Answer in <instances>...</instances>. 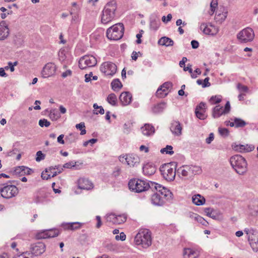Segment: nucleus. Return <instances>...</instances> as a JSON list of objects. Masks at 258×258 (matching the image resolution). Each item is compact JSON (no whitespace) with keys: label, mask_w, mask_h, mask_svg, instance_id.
<instances>
[{"label":"nucleus","mask_w":258,"mask_h":258,"mask_svg":"<svg viewBox=\"0 0 258 258\" xmlns=\"http://www.w3.org/2000/svg\"><path fill=\"white\" fill-rule=\"evenodd\" d=\"M230 163L237 173L243 175L247 171V164L246 160L240 155L232 156L230 158Z\"/></svg>","instance_id":"f257e3e1"},{"label":"nucleus","mask_w":258,"mask_h":258,"mask_svg":"<svg viewBox=\"0 0 258 258\" xmlns=\"http://www.w3.org/2000/svg\"><path fill=\"white\" fill-rule=\"evenodd\" d=\"M152 181L133 178L128 183L129 189L135 192L139 193L151 189Z\"/></svg>","instance_id":"f03ea898"},{"label":"nucleus","mask_w":258,"mask_h":258,"mask_svg":"<svg viewBox=\"0 0 258 258\" xmlns=\"http://www.w3.org/2000/svg\"><path fill=\"white\" fill-rule=\"evenodd\" d=\"M135 242L137 245H141L146 248L152 244L151 232L147 229H141L135 237Z\"/></svg>","instance_id":"7ed1b4c3"},{"label":"nucleus","mask_w":258,"mask_h":258,"mask_svg":"<svg viewBox=\"0 0 258 258\" xmlns=\"http://www.w3.org/2000/svg\"><path fill=\"white\" fill-rule=\"evenodd\" d=\"M116 8V4L114 1L108 3L102 11L101 22L103 24H107L111 22L115 16Z\"/></svg>","instance_id":"20e7f679"},{"label":"nucleus","mask_w":258,"mask_h":258,"mask_svg":"<svg viewBox=\"0 0 258 258\" xmlns=\"http://www.w3.org/2000/svg\"><path fill=\"white\" fill-rule=\"evenodd\" d=\"M124 33V26L122 23H117L109 27L106 31V36L110 40H118Z\"/></svg>","instance_id":"39448f33"},{"label":"nucleus","mask_w":258,"mask_h":258,"mask_svg":"<svg viewBox=\"0 0 258 258\" xmlns=\"http://www.w3.org/2000/svg\"><path fill=\"white\" fill-rule=\"evenodd\" d=\"M237 37L241 43H247L253 40L254 33L251 28L247 27L240 31L238 33Z\"/></svg>","instance_id":"423d86ee"},{"label":"nucleus","mask_w":258,"mask_h":258,"mask_svg":"<svg viewBox=\"0 0 258 258\" xmlns=\"http://www.w3.org/2000/svg\"><path fill=\"white\" fill-rule=\"evenodd\" d=\"M97 59L92 55H85L80 59L79 61V67L82 69L84 70L87 67H93L96 65Z\"/></svg>","instance_id":"0eeeda50"},{"label":"nucleus","mask_w":258,"mask_h":258,"mask_svg":"<svg viewBox=\"0 0 258 258\" xmlns=\"http://www.w3.org/2000/svg\"><path fill=\"white\" fill-rule=\"evenodd\" d=\"M244 232L248 235L249 244L254 251H258V231L252 229H245Z\"/></svg>","instance_id":"6e6552de"},{"label":"nucleus","mask_w":258,"mask_h":258,"mask_svg":"<svg viewBox=\"0 0 258 258\" xmlns=\"http://www.w3.org/2000/svg\"><path fill=\"white\" fill-rule=\"evenodd\" d=\"M18 188L14 185H6L1 188V196L5 199L14 197L18 195Z\"/></svg>","instance_id":"1a4fd4ad"},{"label":"nucleus","mask_w":258,"mask_h":258,"mask_svg":"<svg viewBox=\"0 0 258 258\" xmlns=\"http://www.w3.org/2000/svg\"><path fill=\"white\" fill-rule=\"evenodd\" d=\"M171 166V163H168L163 165L160 168L162 175L167 180L171 181L175 178L176 171Z\"/></svg>","instance_id":"9d476101"},{"label":"nucleus","mask_w":258,"mask_h":258,"mask_svg":"<svg viewBox=\"0 0 258 258\" xmlns=\"http://www.w3.org/2000/svg\"><path fill=\"white\" fill-rule=\"evenodd\" d=\"M151 189L156 190V192L160 194L165 200H169L172 198V194L167 188L156 182L151 183Z\"/></svg>","instance_id":"9b49d317"},{"label":"nucleus","mask_w":258,"mask_h":258,"mask_svg":"<svg viewBox=\"0 0 258 258\" xmlns=\"http://www.w3.org/2000/svg\"><path fill=\"white\" fill-rule=\"evenodd\" d=\"M100 71L106 76H113L116 72V65L111 62H103L100 66Z\"/></svg>","instance_id":"f8f14e48"},{"label":"nucleus","mask_w":258,"mask_h":258,"mask_svg":"<svg viewBox=\"0 0 258 258\" xmlns=\"http://www.w3.org/2000/svg\"><path fill=\"white\" fill-rule=\"evenodd\" d=\"M30 249L31 250L33 256H38L42 254L45 250V245L42 242H37L31 245Z\"/></svg>","instance_id":"ddd939ff"},{"label":"nucleus","mask_w":258,"mask_h":258,"mask_svg":"<svg viewBox=\"0 0 258 258\" xmlns=\"http://www.w3.org/2000/svg\"><path fill=\"white\" fill-rule=\"evenodd\" d=\"M56 70V68L54 63L51 62L47 63L43 67L41 72L42 77L44 78H48L54 74Z\"/></svg>","instance_id":"4468645a"},{"label":"nucleus","mask_w":258,"mask_h":258,"mask_svg":"<svg viewBox=\"0 0 258 258\" xmlns=\"http://www.w3.org/2000/svg\"><path fill=\"white\" fill-rule=\"evenodd\" d=\"M10 29L6 21L0 22V41L7 39L10 35Z\"/></svg>","instance_id":"2eb2a0df"},{"label":"nucleus","mask_w":258,"mask_h":258,"mask_svg":"<svg viewBox=\"0 0 258 258\" xmlns=\"http://www.w3.org/2000/svg\"><path fill=\"white\" fill-rule=\"evenodd\" d=\"M172 86L171 82H167L163 84L156 91V95L159 98H164L168 94L167 90Z\"/></svg>","instance_id":"dca6fc26"},{"label":"nucleus","mask_w":258,"mask_h":258,"mask_svg":"<svg viewBox=\"0 0 258 258\" xmlns=\"http://www.w3.org/2000/svg\"><path fill=\"white\" fill-rule=\"evenodd\" d=\"M48 194L46 192L45 190L41 189L36 193L34 198V202L36 204L43 203L48 197Z\"/></svg>","instance_id":"f3484780"},{"label":"nucleus","mask_w":258,"mask_h":258,"mask_svg":"<svg viewBox=\"0 0 258 258\" xmlns=\"http://www.w3.org/2000/svg\"><path fill=\"white\" fill-rule=\"evenodd\" d=\"M170 131L175 136H180L182 127L180 122L178 121H173L171 124Z\"/></svg>","instance_id":"a211bd4d"},{"label":"nucleus","mask_w":258,"mask_h":258,"mask_svg":"<svg viewBox=\"0 0 258 258\" xmlns=\"http://www.w3.org/2000/svg\"><path fill=\"white\" fill-rule=\"evenodd\" d=\"M152 203L156 206H161L164 204L165 200L158 192L154 194L151 197Z\"/></svg>","instance_id":"6ab92c4d"},{"label":"nucleus","mask_w":258,"mask_h":258,"mask_svg":"<svg viewBox=\"0 0 258 258\" xmlns=\"http://www.w3.org/2000/svg\"><path fill=\"white\" fill-rule=\"evenodd\" d=\"M119 98L122 105L125 106L129 104L131 102L132 96L130 92H124L121 93Z\"/></svg>","instance_id":"aec40b11"},{"label":"nucleus","mask_w":258,"mask_h":258,"mask_svg":"<svg viewBox=\"0 0 258 258\" xmlns=\"http://www.w3.org/2000/svg\"><path fill=\"white\" fill-rule=\"evenodd\" d=\"M156 170L155 166L153 163H148L143 167V172L146 175H152Z\"/></svg>","instance_id":"412c9836"},{"label":"nucleus","mask_w":258,"mask_h":258,"mask_svg":"<svg viewBox=\"0 0 258 258\" xmlns=\"http://www.w3.org/2000/svg\"><path fill=\"white\" fill-rule=\"evenodd\" d=\"M79 187L81 189L89 190L93 188V184L88 179L82 178L79 180Z\"/></svg>","instance_id":"4be33fe9"},{"label":"nucleus","mask_w":258,"mask_h":258,"mask_svg":"<svg viewBox=\"0 0 258 258\" xmlns=\"http://www.w3.org/2000/svg\"><path fill=\"white\" fill-rule=\"evenodd\" d=\"M127 159L126 164L130 167L137 166L140 163V158L136 155H127Z\"/></svg>","instance_id":"5701e85b"},{"label":"nucleus","mask_w":258,"mask_h":258,"mask_svg":"<svg viewBox=\"0 0 258 258\" xmlns=\"http://www.w3.org/2000/svg\"><path fill=\"white\" fill-rule=\"evenodd\" d=\"M199 252L190 248L184 249V258H197L199 256Z\"/></svg>","instance_id":"b1692460"},{"label":"nucleus","mask_w":258,"mask_h":258,"mask_svg":"<svg viewBox=\"0 0 258 258\" xmlns=\"http://www.w3.org/2000/svg\"><path fill=\"white\" fill-rule=\"evenodd\" d=\"M141 129L142 130L143 134L146 136H151L155 133L154 127L150 124H145L144 126L142 127Z\"/></svg>","instance_id":"393cba45"},{"label":"nucleus","mask_w":258,"mask_h":258,"mask_svg":"<svg viewBox=\"0 0 258 258\" xmlns=\"http://www.w3.org/2000/svg\"><path fill=\"white\" fill-rule=\"evenodd\" d=\"M223 107L220 106V105H217L213 108L212 115L214 118H219L223 114H226L225 113H223Z\"/></svg>","instance_id":"a878e982"},{"label":"nucleus","mask_w":258,"mask_h":258,"mask_svg":"<svg viewBox=\"0 0 258 258\" xmlns=\"http://www.w3.org/2000/svg\"><path fill=\"white\" fill-rule=\"evenodd\" d=\"M166 107V103L164 102H162L155 105L152 108V111L155 114L160 113L163 111Z\"/></svg>","instance_id":"bb28decb"},{"label":"nucleus","mask_w":258,"mask_h":258,"mask_svg":"<svg viewBox=\"0 0 258 258\" xmlns=\"http://www.w3.org/2000/svg\"><path fill=\"white\" fill-rule=\"evenodd\" d=\"M158 44L161 45H165L166 46H171L174 44L173 41L167 37H163L158 41Z\"/></svg>","instance_id":"cd10ccee"},{"label":"nucleus","mask_w":258,"mask_h":258,"mask_svg":"<svg viewBox=\"0 0 258 258\" xmlns=\"http://www.w3.org/2000/svg\"><path fill=\"white\" fill-rule=\"evenodd\" d=\"M160 21L156 17L151 18L150 21V28L153 31H156L160 25Z\"/></svg>","instance_id":"c85d7f7f"},{"label":"nucleus","mask_w":258,"mask_h":258,"mask_svg":"<svg viewBox=\"0 0 258 258\" xmlns=\"http://www.w3.org/2000/svg\"><path fill=\"white\" fill-rule=\"evenodd\" d=\"M177 173L181 174L183 176H187L190 175V168L188 165L182 166L177 170Z\"/></svg>","instance_id":"c756f323"},{"label":"nucleus","mask_w":258,"mask_h":258,"mask_svg":"<svg viewBox=\"0 0 258 258\" xmlns=\"http://www.w3.org/2000/svg\"><path fill=\"white\" fill-rule=\"evenodd\" d=\"M13 42L16 46H21L23 43V36L20 33L15 35L13 37Z\"/></svg>","instance_id":"7c9ffc66"},{"label":"nucleus","mask_w":258,"mask_h":258,"mask_svg":"<svg viewBox=\"0 0 258 258\" xmlns=\"http://www.w3.org/2000/svg\"><path fill=\"white\" fill-rule=\"evenodd\" d=\"M192 202L197 206L203 205L205 202V199L200 195H197L192 198Z\"/></svg>","instance_id":"2f4dec72"},{"label":"nucleus","mask_w":258,"mask_h":258,"mask_svg":"<svg viewBox=\"0 0 258 258\" xmlns=\"http://www.w3.org/2000/svg\"><path fill=\"white\" fill-rule=\"evenodd\" d=\"M204 212L206 214L207 216L212 218L214 220H216L218 218V215L216 211L212 208H206L204 209Z\"/></svg>","instance_id":"473e14b6"},{"label":"nucleus","mask_w":258,"mask_h":258,"mask_svg":"<svg viewBox=\"0 0 258 258\" xmlns=\"http://www.w3.org/2000/svg\"><path fill=\"white\" fill-rule=\"evenodd\" d=\"M200 28L201 29H203V32L206 34L214 35L217 32L216 30H215L214 32L213 31L212 29H211V28L209 27V26L205 23L202 24L200 26Z\"/></svg>","instance_id":"72a5a7b5"},{"label":"nucleus","mask_w":258,"mask_h":258,"mask_svg":"<svg viewBox=\"0 0 258 258\" xmlns=\"http://www.w3.org/2000/svg\"><path fill=\"white\" fill-rule=\"evenodd\" d=\"M111 88L114 91H118L122 87V85L118 79H114L111 83Z\"/></svg>","instance_id":"f704fd0d"},{"label":"nucleus","mask_w":258,"mask_h":258,"mask_svg":"<svg viewBox=\"0 0 258 258\" xmlns=\"http://www.w3.org/2000/svg\"><path fill=\"white\" fill-rule=\"evenodd\" d=\"M82 224L80 222H72L68 223L66 228L69 230H74L80 228Z\"/></svg>","instance_id":"c9c22d12"},{"label":"nucleus","mask_w":258,"mask_h":258,"mask_svg":"<svg viewBox=\"0 0 258 258\" xmlns=\"http://www.w3.org/2000/svg\"><path fill=\"white\" fill-rule=\"evenodd\" d=\"M233 121L235 122L236 128L243 127L247 124L244 120L240 118L235 117Z\"/></svg>","instance_id":"e433bc0d"},{"label":"nucleus","mask_w":258,"mask_h":258,"mask_svg":"<svg viewBox=\"0 0 258 258\" xmlns=\"http://www.w3.org/2000/svg\"><path fill=\"white\" fill-rule=\"evenodd\" d=\"M107 100L109 104L113 106L116 105L117 97L114 93L109 94L107 98Z\"/></svg>","instance_id":"4c0bfd02"},{"label":"nucleus","mask_w":258,"mask_h":258,"mask_svg":"<svg viewBox=\"0 0 258 258\" xmlns=\"http://www.w3.org/2000/svg\"><path fill=\"white\" fill-rule=\"evenodd\" d=\"M70 15H72L71 22L72 24L77 23L78 22L79 14L76 12L75 9H72L70 11Z\"/></svg>","instance_id":"58836bf2"},{"label":"nucleus","mask_w":258,"mask_h":258,"mask_svg":"<svg viewBox=\"0 0 258 258\" xmlns=\"http://www.w3.org/2000/svg\"><path fill=\"white\" fill-rule=\"evenodd\" d=\"M116 219H117L116 218V215L114 214H110L108 215L107 217V220L108 221L111 222L113 223L116 224H121L122 220V221L120 220L119 222H117V221H116Z\"/></svg>","instance_id":"ea45409f"},{"label":"nucleus","mask_w":258,"mask_h":258,"mask_svg":"<svg viewBox=\"0 0 258 258\" xmlns=\"http://www.w3.org/2000/svg\"><path fill=\"white\" fill-rule=\"evenodd\" d=\"M161 153H165L166 154L173 155L174 151H173V147L171 145H167L165 148L161 149L160 150Z\"/></svg>","instance_id":"a19ab883"},{"label":"nucleus","mask_w":258,"mask_h":258,"mask_svg":"<svg viewBox=\"0 0 258 258\" xmlns=\"http://www.w3.org/2000/svg\"><path fill=\"white\" fill-rule=\"evenodd\" d=\"M190 174H199L202 173L201 167L198 166H189Z\"/></svg>","instance_id":"79ce46f5"},{"label":"nucleus","mask_w":258,"mask_h":258,"mask_svg":"<svg viewBox=\"0 0 258 258\" xmlns=\"http://www.w3.org/2000/svg\"><path fill=\"white\" fill-rule=\"evenodd\" d=\"M206 110L204 109L203 110H195V113L196 116L201 120H204L206 118L207 115L205 114Z\"/></svg>","instance_id":"37998d69"},{"label":"nucleus","mask_w":258,"mask_h":258,"mask_svg":"<svg viewBox=\"0 0 258 258\" xmlns=\"http://www.w3.org/2000/svg\"><path fill=\"white\" fill-rule=\"evenodd\" d=\"M23 166L16 167L13 171V174L19 176H22L23 175H24V169L23 168Z\"/></svg>","instance_id":"c03bdc74"},{"label":"nucleus","mask_w":258,"mask_h":258,"mask_svg":"<svg viewBox=\"0 0 258 258\" xmlns=\"http://www.w3.org/2000/svg\"><path fill=\"white\" fill-rule=\"evenodd\" d=\"M221 100L222 99L220 96H212L210 98L209 101L212 104H215L220 103Z\"/></svg>","instance_id":"a18cd8bd"},{"label":"nucleus","mask_w":258,"mask_h":258,"mask_svg":"<svg viewBox=\"0 0 258 258\" xmlns=\"http://www.w3.org/2000/svg\"><path fill=\"white\" fill-rule=\"evenodd\" d=\"M218 132L219 134L224 138L228 137L229 134V132L226 128L219 127Z\"/></svg>","instance_id":"49530a36"},{"label":"nucleus","mask_w":258,"mask_h":258,"mask_svg":"<svg viewBox=\"0 0 258 258\" xmlns=\"http://www.w3.org/2000/svg\"><path fill=\"white\" fill-rule=\"evenodd\" d=\"M47 231L48 238L55 237L59 235V231L57 229H49Z\"/></svg>","instance_id":"de8ad7c7"},{"label":"nucleus","mask_w":258,"mask_h":258,"mask_svg":"<svg viewBox=\"0 0 258 258\" xmlns=\"http://www.w3.org/2000/svg\"><path fill=\"white\" fill-rule=\"evenodd\" d=\"M36 238L38 239L48 238V231L45 230L37 233Z\"/></svg>","instance_id":"09e8293b"},{"label":"nucleus","mask_w":258,"mask_h":258,"mask_svg":"<svg viewBox=\"0 0 258 258\" xmlns=\"http://www.w3.org/2000/svg\"><path fill=\"white\" fill-rule=\"evenodd\" d=\"M50 124V122L46 119H42L39 120V125L41 127H48Z\"/></svg>","instance_id":"8fccbe9b"},{"label":"nucleus","mask_w":258,"mask_h":258,"mask_svg":"<svg viewBox=\"0 0 258 258\" xmlns=\"http://www.w3.org/2000/svg\"><path fill=\"white\" fill-rule=\"evenodd\" d=\"M45 154H43L41 151H39L36 153V161L39 162L45 158Z\"/></svg>","instance_id":"3c124183"},{"label":"nucleus","mask_w":258,"mask_h":258,"mask_svg":"<svg viewBox=\"0 0 258 258\" xmlns=\"http://www.w3.org/2000/svg\"><path fill=\"white\" fill-rule=\"evenodd\" d=\"M235 150L239 152H245V147L244 145H236L234 147Z\"/></svg>","instance_id":"603ef678"},{"label":"nucleus","mask_w":258,"mask_h":258,"mask_svg":"<svg viewBox=\"0 0 258 258\" xmlns=\"http://www.w3.org/2000/svg\"><path fill=\"white\" fill-rule=\"evenodd\" d=\"M58 59L61 62H63L66 58L65 51L64 50H60L58 52Z\"/></svg>","instance_id":"864d4df0"},{"label":"nucleus","mask_w":258,"mask_h":258,"mask_svg":"<svg viewBox=\"0 0 258 258\" xmlns=\"http://www.w3.org/2000/svg\"><path fill=\"white\" fill-rule=\"evenodd\" d=\"M217 6H218V0H212L211 3V4H210L211 10L212 12V14H213L214 13L215 9L217 8Z\"/></svg>","instance_id":"5fc2aeb1"},{"label":"nucleus","mask_w":258,"mask_h":258,"mask_svg":"<svg viewBox=\"0 0 258 258\" xmlns=\"http://www.w3.org/2000/svg\"><path fill=\"white\" fill-rule=\"evenodd\" d=\"M237 88L240 92H246L248 90V88L247 86L243 85L240 83L237 84Z\"/></svg>","instance_id":"6e6d98bb"},{"label":"nucleus","mask_w":258,"mask_h":258,"mask_svg":"<svg viewBox=\"0 0 258 258\" xmlns=\"http://www.w3.org/2000/svg\"><path fill=\"white\" fill-rule=\"evenodd\" d=\"M49 116L50 119L52 120H57V118L59 117V116L58 115V114L57 113H55L54 110H51L50 112V113L49 114Z\"/></svg>","instance_id":"4d7b16f0"},{"label":"nucleus","mask_w":258,"mask_h":258,"mask_svg":"<svg viewBox=\"0 0 258 258\" xmlns=\"http://www.w3.org/2000/svg\"><path fill=\"white\" fill-rule=\"evenodd\" d=\"M76 165V162L74 161H70L65 163L63 165V168H71L73 167H75Z\"/></svg>","instance_id":"13d9d810"},{"label":"nucleus","mask_w":258,"mask_h":258,"mask_svg":"<svg viewBox=\"0 0 258 258\" xmlns=\"http://www.w3.org/2000/svg\"><path fill=\"white\" fill-rule=\"evenodd\" d=\"M116 218L117 219H116V221L119 222L120 220H122L121 224L125 222L126 220V216L124 214L116 215Z\"/></svg>","instance_id":"bf43d9fd"},{"label":"nucleus","mask_w":258,"mask_h":258,"mask_svg":"<svg viewBox=\"0 0 258 258\" xmlns=\"http://www.w3.org/2000/svg\"><path fill=\"white\" fill-rule=\"evenodd\" d=\"M125 238L126 235L123 232H121L119 235H117L115 236V239L116 240H120L121 241H124L125 240Z\"/></svg>","instance_id":"052dcab7"},{"label":"nucleus","mask_w":258,"mask_h":258,"mask_svg":"<svg viewBox=\"0 0 258 258\" xmlns=\"http://www.w3.org/2000/svg\"><path fill=\"white\" fill-rule=\"evenodd\" d=\"M230 104L229 101H227L224 107V109H223V113H225V114L228 113L230 111Z\"/></svg>","instance_id":"680f3d73"},{"label":"nucleus","mask_w":258,"mask_h":258,"mask_svg":"<svg viewBox=\"0 0 258 258\" xmlns=\"http://www.w3.org/2000/svg\"><path fill=\"white\" fill-rule=\"evenodd\" d=\"M197 222L201 223L203 225H206L208 222L204 218L199 215L198 217L197 218Z\"/></svg>","instance_id":"e2e57ef3"},{"label":"nucleus","mask_w":258,"mask_h":258,"mask_svg":"<svg viewBox=\"0 0 258 258\" xmlns=\"http://www.w3.org/2000/svg\"><path fill=\"white\" fill-rule=\"evenodd\" d=\"M23 168L24 169V175H30L33 172V170L28 167L23 166Z\"/></svg>","instance_id":"0e129e2a"},{"label":"nucleus","mask_w":258,"mask_h":258,"mask_svg":"<svg viewBox=\"0 0 258 258\" xmlns=\"http://www.w3.org/2000/svg\"><path fill=\"white\" fill-rule=\"evenodd\" d=\"M209 80L210 78L209 77H207L203 81V88L208 87L211 86V84L209 82Z\"/></svg>","instance_id":"69168bd1"},{"label":"nucleus","mask_w":258,"mask_h":258,"mask_svg":"<svg viewBox=\"0 0 258 258\" xmlns=\"http://www.w3.org/2000/svg\"><path fill=\"white\" fill-rule=\"evenodd\" d=\"M206 103L202 102H201L196 108V110H203L204 109L206 110Z\"/></svg>","instance_id":"338daca9"},{"label":"nucleus","mask_w":258,"mask_h":258,"mask_svg":"<svg viewBox=\"0 0 258 258\" xmlns=\"http://www.w3.org/2000/svg\"><path fill=\"white\" fill-rule=\"evenodd\" d=\"M245 152H249L252 151L254 149V146L252 145H248L246 144L245 145Z\"/></svg>","instance_id":"774afa93"}]
</instances>
